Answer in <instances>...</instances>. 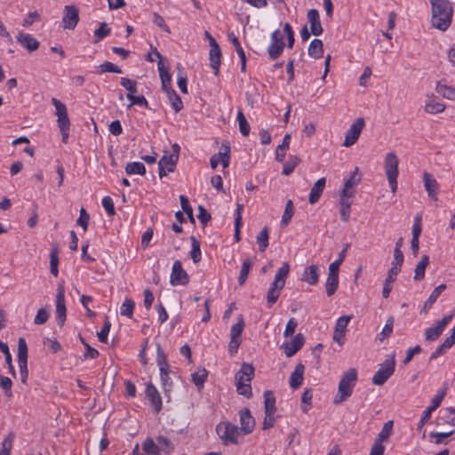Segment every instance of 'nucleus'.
<instances>
[{
    "label": "nucleus",
    "instance_id": "obj_1",
    "mask_svg": "<svg viewBox=\"0 0 455 455\" xmlns=\"http://www.w3.org/2000/svg\"><path fill=\"white\" fill-rule=\"evenodd\" d=\"M156 57L158 59L157 68L161 79L162 89L166 93L175 112H180L183 108V103L180 97L172 87V75L169 72V67L164 64V57L155 49Z\"/></svg>",
    "mask_w": 455,
    "mask_h": 455
},
{
    "label": "nucleus",
    "instance_id": "obj_2",
    "mask_svg": "<svg viewBox=\"0 0 455 455\" xmlns=\"http://www.w3.org/2000/svg\"><path fill=\"white\" fill-rule=\"evenodd\" d=\"M431 22L435 28L445 31L451 24L453 7L450 0H429Z\"/></svg>",
    "mask_w": 455,
    "mask_h": 455
},
{
    "label": "nucleus",
    "instance_id": "obj_3",
    "mask_svg": "<svg viewBox=\"0 0 455 455\" xmlns=\"http://www.w3.org/2000/svg\"><path fill=\"white\" fill-rule=\"evenodd\" d=\"M356 381L357 371L355 368H350L342 375L339 380L338 393L334 396L333 403L340 404L350 397Z\"/></svg>",
    "mask_w": 455,
    "mask_h": 455
},
{
    "label": "nucleus",
    "instance_id": "obj_4",
    "mask_svg": "<svg viewBox=\"0 0 455 455\" xmlns=\"http://www.w3.org/2000/svg\"><path fill=\"white\" fill-rule=\"evenodd\" d=\"M254 377V367L248 363H243L240 370L235 376L236 391L239 395L247 398L251 397L252 391L251 381Z\"/></svg>",
    "mask_w": 455,
    "mask_h": 455
},
{
    "label": "nucleus",
    "instance_id": "obj_5",
    "mask_svg": "<svg viewBox=\"0 0 455 455\" xmlns=\"http://www.w3.org/2000/svg\"><path fill=\"white\" fill-rule=\"evenodd\" d=\"M398 164L399 160L394 152L387 154L384 162V168L388 180L389 187L392 193H395L397 189V176H398Z\"/></svg>",
    "mask_w": 455,
    "mask_h": 455
},
{
    "label": "nucleus",
    "instance_id": "obj_6",
    "mask_svg": "<svg viewBox=\"0 0 455 455\" xmlns=\"http://www.w3.org/2000/svg\"><path fill=\"white\" fill-rule=\"evenodd\" d=\"M395 368V354H392L380 365L372 377V383L382 386L393 375Z\"/></svg>",
    "mask_w": 455,
    "mask_h": 455
},
{
    "label": "nucleus",
    "instance_id": "obj_7",
    "mask_svg": "<svg viewBox=\"0 0 455 455\" xmlns=\"http://www.w3.org/2000/svg\"><path fill=\"white\" fill-rule=\"evenodd\" d=\"M447 384L444 385L443 388H441L437 394L431 400L430 405L427 407V409L423 411V414L418 423L417 429L420 430L424 425L429 420L431 414L435 411L442 403L444 396L447 394Z\"/></svg>",
    "mask_w": 455,
    "mask_h": 455
},
{
    "label": "nucleus",
    "instance_id": "obj_8",
    "mask_svg": "<svg viewBox=\"0 0 455 455\" xmlns=\"http://www.w3.org/2000/svg\"><path fill=\"white\" fill-rule=\"evenodd\" d=\"M216 432L225 443H238L239 427L230 422H220L216 427Z\"/></svg>",
    "mask_w": 455,
    "mask_h": 455
},
{
    "label": "nucleus",
    "instance_id": "obj_9",
    "mask_svg": "<svg viewBox=\"0 0 455 455\" xmlns=\"http://www.w3.org/2000/svg\"><path fill=\"white\" fill-rule=\"evenodd\" d=\"M364 125L365 122L363 117H358L355 119L350 128L347 131L345 134V140L342 146L346 148L353 146L359 139Z\"/></svg>",
    "mask_w": 455,
    "mask_h": 455
},
{
    "label": "nucleus",
    "instance_id": "obj_10",
    "mask_svg": "<svg viewBox=\"0 0 455 455\" xmlns=\"http://www.w3.org/2000/svg\"><path fill=\"white\" fill-rule=\"evenodd\" d=\"M62 27L64 29L73 30L79 22V9L74 4L66 5L63 11Z\"/></svg>",
    "mask_w": 455,
    "mask_h": 455
},
{
    "label": "nucleus",
    "instance_id": "obj_11",
    "mask_svg": "<svg viewBox=\"0 0 455 455\" xmlns=\"http://www.w3.org/2000/svg\"><path fill=\"white\" fill-rule=\"evenodd\" d=\"M453 315H448L443 316L442 319L438 320L435 326L429 327L425 331V339L427 341H435L436 340L443 330L447 326V324L451 322Z\"/></svg>",
    "mask_w": 455,
    "mask_h": 455
},
{
    "label": "nucleus",
    "instance_id": "obj_12",
    "mask_svg": "<svg viewBox=\"0 0 455 455\" xmlns=\"http://www.w3.org/2000/svg\"><path fill=\"white\" fill-rule=\"evenodd\" d=\"M170 283L172 285H187L189 283V275L183 269L180 260H175L172 265Z\"/></svg>",
    "mask_w": 455,
    "mask_h": 455
},
{
    "label": "nucleus",
    "instance_id": "obj_13",
    "mask_svg": "<svg viewBox=\"0 0 455 455\" xmlns=\"http://www.w3.org/2000/svg\"><path fill=\"white\" fill-rule=\"evenodd\" d=\"M52 103L56 108V115L58 116L57 123L60 130L69 129L70 128V121L68 116V110L61 101L59 100L52 98Z\"/></svg>",
    "mask_w": 455,
    "mask_h": 455
},
{
    "label": "nucleus",
    "instance_id": "obj_14",
    "mask_svg": "<svg viewBox=\"0 0 455 455\" xmlns=\"http://www.w3.org/2000/svg\"><path fill=\"white\" fill-rule=\"evenodd\" d=\"M56 318L60 326L66 321V305H65V289L63 285H59L56 295Z\"/></svg>",
    "mask_w": 455,
    "mask_h": 455
},
{
    "label": "nucleus",
    "instance_id": "obj_15",
    "mask_svg": "<svg viewBox=\"0 0 455 455\" xmlns=\"http://www.w3.org/2000/svg\"><path fill=\"white\" fill-rule=\"evenodd\" d=\"M241 431L244 435L251 434L255 427V419L251 416L248 408H243L239 411Z\"/></svg>",
    "mask_w": 455,
    "mask_h": 455
},
{
    "label": "nucleus",
    "instance_id": "obj_16",
    "mask_svg": "<svg viewBox=\"0 0 455 455\" xmlns=\"http://www.w3.org/2000/svg\"><path fill=\"white\" fill-rule=\"evenodd\" d=\"M351 318L352 315H342L337 320L333 333V340L338 342L339 345L343 344L346 329Z\"/></svg>",
    "mask_w": 455,
    "mask_h": 455
},
{
    "label": "nucleus",
    "instance_id": "obj_17",
    "mask_svg": "<svg viewBox=\"0 0 455 455\" xmlns=\"http://www.w3.org/2000/svg\"><path fill=\"white\" fill-rule=\"evenodd\" d=\"M212 47L209 52L210 65L213 68L215 76H218L220 72L221 50L215 39H212Z\"/></svg>",
    "mask_w": 455,
    "mask_h": 455
},
{
    "label": "nucleus",
    "instance_id": "obj_18",
    "mask_svg": "<svg viewBox=\"0 0 455 455\" xmlns=\"http://www.w3.org/2000/svg\"><path fill=\"white\" fill-rule=\"evenodd\" d=\"M146 395L151 406L154 408V411L156 413L159 412L162 409V399L157 389L151 382L148 383L146 386Z\"/></svg>",
    "mask_w": 455,
    "mask_h": 455
},
{
    "label": "nucleus",
    "instance_id": "obj_19",
    "mask_svg": "<svg viewBox=\"0 0 455 455\" xmlns=\"http://www.w3.org/2000/svg\"><path fill=\"white\" fill-rule=\"evenodd\" d=\"M361 180V176L358 174V168L356 167L355 171L351 173L350 177L345 180L344 188L341 191L342 197H352L354 196V191L351 190L352 188L356 186Z\"/></svg>",
    "mask_w": 455,
    "mask_h": 455
},
{
    "label": "nucleus",
    "instance_id": "obj_20",
    "mask_svg": "<svg viewBox=\"0 0 455 455\" xmlns=\"http://www.w3.org/2000/svg\"><path fill=\"white\" fill-rule=\"evenodd\" d=\"M307 20L310 24L311 33L314 36H320L323 29L320 22L319 12L316 9H310L307 13Z\"/></svg>",
    "mask_w": 455,
    "mask_h": 455
},
{
    "label": "nucleus",
    "instance_id": "obj_21",
    "mask_svg": "<svg viewBox=\"0 0 455 455\" xmlns=\"http://www.w3.org/2000/svg\"><path fill=\"white\" fill-rule=\"evenodd\" d=\"M424 187L429 198L437 200L436 192L438 189V183L436 180L427 172L423 173Z\"/></svg>",
    "mask_w": 455,
    "mask_h": 455
},
{
    "label": "nucleus",
    "instance_id": "obj_22",
    "mask_svg": "<svg viewBox=\"0 0 455 455\" xmlns=\"http://www.w3.org/2000/svg\"><path fill=\"white\" fill-rule=\"evenodd\" d=\"M447 286L444 283L439 284L436 286L432 292L430 293L427 299L424 302V305L420 310V314H427L428 310L433 307L435 303L441 293L446 290Z\"/></svg>",
    "mask_w": 455,
    "mask_h": 455
},
{
    "label": "nucleus",
    "instance_id": "obj_23",
    "mask_svg": "<svg viewBox=\"0 0 455 455\" xmlns=\"http://www.w3.org/2000/svg\"><path fill=\"white\" fill-rule=\"evenodd\" d=\"M304 337L298 333L290 343L284 344V354L287 357L294 355L303 346Z\"/></svg>",
    "mask_w": 455,
    "mask_h": 455
},
{
    "label": "nucleus",
    "instance_id": "obj_24",
    "mask_svg": "<svg viewBox=\"0 0 455 455\" xmlns=\"http://www.w3.org/2000/svg\"><path fill=\"white\" fill-rule=\"evenodd\" d=\"M17 41L25 47L28 52H35L39 48V42L30 34L20 32Z\"/></svg>",
    "mask_w": 455,
    "mask_h": 455
},
{
    "label": "nucleus",
    "instance_id": "obj_25",
    "mask_svg": "<svg viewBox=\"0 0 455 455\" xmlns=\"http://www.w3.org/2000/svg\"><path fill=\"white\" fill-rule=\"evenodd\" d=\"M301 280L310 285H315L319 281V267L316 264L310 265L306 267Z\"/></svg>",
    "mask_w": 455,
    "mask_h": 455
},
{
    "label": "nucleus",
    "instance_id": "obj_26",
    "mask_svg": "<svg viewBox=\"0 0 455 455\" xmlns=\"http://www.w3.org/2000/svg\"><path fill=\"white\" fill-rule=\"evenodd\" d=\"M305 366L302 363H298L294 371L291 372L289 379L290 387L292 389H297L300 387L304 379Z\"/></svg>",
    "mask_w": 455,
    "mask_h": 455
},
{
    "label": "nucleus",
    "instance_id": "obj_27",
    "mask_svg": "<svg viewBox=\"0 0 455 455\" xmlns=\"http://www.w3.org/2000/svg\"><path fill=\"white\" fill-rule=\"evenodd\" d=\"M326 184L325 178H320L316 180V182L314 184L313 188H311L308 202L310 204H315L320 198Z\"/></svg>",
    "mask_w": 455,
    "mask_h": 455
},
{
    "label": "nucleus",
    "instance_id": "obj_28",
    "mask_svg": "<svg viewBox=\"0 0 455 455\" xmlns=\"http://www.w3.org/2000/svg\"><path fill=\"white\" fill-rule=\"evenodd\" d=\"M339 286V273L329 271L326 283H325V288H326V294L328 297L332 296Z\"/></svg>",
    "mask_w": 455,
    "mask_h": 455
},
{
    "label": "nucleus",
    "instance_id": "obj_29",
    "mask_svg": "<svg viewBox=\"0 0 455 455\" xmlns=\"http://www.w3.org/2000/svg\"><path fill=\"white\" fill-rule=\"evenodd\" d=\"M275 397L271 390H266L264 392V412L267 415H275Z\"/></svg>",
    "mask_w": 455,
    "mask_h": 455
},
{
    "label": "nucleus",
    "instance_id": "obj_30",
    "mask_svg": "<svg viewBox=\"0 0 455 455\" xmlns=\"http://www.w3.org/2000/svg\"><path fill=\"white\" fill-rule=\"evenodd\" d=\"M179 155H167L165 154L158 162V166H163L168 172H172L175 170Z\"/></svg>",
    "mask_w": 455,
    "mask_h": 455
},
{
    "label": "nucleus",
    "instance_id": "obj_31",
    "mask_svg": "<svg viewBox=\"0 0 455 455\" xmlns=\"http://www.w3.org/2000/svg\"><path fill=\"white\" fill-rule=\"evenodd\" d=\"M308 55L315 59H320L323 54V44L320 39H313L308 45Z\"/></svg>",
    "mask_w": 455,
    "mask_h": 455
},
{
    "label": "nucleus",
    "instance_id": "obj_32",
    "mask_svg": "<svg viewBox=\"0 0 455 455\" xmlns=\"http://www.w3.org/2000/svg\"><path fill=\"white\" fill-rule=\"evenodd\" d=\"M429 264V257L423 255L415 267L414 280L421 281L425 277V270Z\"/></svg>",
    "mask_w": 455,
    "mask_h": 455
},
{
    "label": "nucleus",
    "instance_id": "obj_33",
    "mask_svg": "<svg viewBox=\"0 0 455 455\" xmlns=\"http://www.w3.org/2000/svg\"><path fill=\"white\" fill-rule=\"evenodd\" d=\"M290 140H291V135L285 134L283 141L280 145L276 148L275 152V160L279 163H283L285 157V152L287 149H289L290 146Z\"/></svg>",
    "mask_w": 455,
    "mask_h": 455
},
{
    "label": "nucleus",
    "instance_id": "obj_34",
    "mask_svg": "<svg viewBox=\"0 0 455 455\" xmlns=\"http://www.w3.org/2000/svg\"><path fill=\"white\" fill-rule=\"evenodd\" d=\"M435 90L443 98L447 100H455V88L443 84L442 81L436 84Z\"/></svg>",
    "mask_w": 455,
    "mask_h": 455
},
{
    "label": "nucleus",
    "instance_id": "obj_35",
    "mask_svg": "<svg viewBox=\"0 0 455 455\" xmlns=\"http://www.w3.org/2000/svg\"><path fill=\"white\" fill-rule=\"evenodd\" d=\"M393 430V420H388L384 423L381 431L379 433L374 443L382 444L383 442L388 440Z\"/></svg>",
    "mask_w": 455,
    "mask_h": 455
},
{
    "label": "nucleus",
    "instance_id": "obj_36",
    "mask_svg": "<svg viewBox=\"0 0 455 455\" xmlns=\"http://www.w3.org/2000/svg\"><path fill=\"white\" fill-rule=\"evenodd\" d=\"M300 162L301 160L299 156H290L286 163L283 164L282 173L285 176L290 175Z\"/></svg>",
    "mask_w": 455,
    "mask_h": 455
},
{
    "label": "nucleus",
    "instance_id": "obj_37",
    "mask_svg": "<svg viewBox=\"0 0 455 455\" xmlns=\"http://www.w3.org/2000/svg\"><path fill=\"white\" fill-rule=\"evenodd\" d=\"M125 172L128 175H132V174L145 175L146 167L140 162H131L125 165Z\"/></svg>",
    "mask_w": 455,
    "mask_h": 455
},
{
    "label": "nucleus",
    "instance_id": "obj_38",
    "mask_svg": "<svg viewBox=\"0 0 455 455\" xmlns=\"http://www.w3.org/2000/svg\"><path fill=\"white\" fill-rule=\"evenodd\" d=\"M284 46V42H279L276 44L271 43L267 47V54L269 58L273 60L278 59L282 55Z\"/></svg>",
    "mask_w": 455,
    "mask_h": 455
},
{
    "label": "nucleus",
    "instance_id": "obj_39",
    "mask_svg": "<svg viewBox=\"0 0 455 455\" xmlns=\"http://www.w3.org/2000/svg\"><path fill=\"white\" fill-rule=\"evenodd\" d=\"M394 323V316H389L387 319L382 331L377 335V339L383 341L385 339L388 338L393 332Z\"/></svg>",
    "mask_w": 455,
    "mask_h": 455
},
{
    "label": "nucleus",
    "instance_id": "obj_40",
    "mask_svg": "<svg viewBox=\"0 0 455 455\" xmlns=\"http://www.w3.org/2000/svg\"><path fill=\"white\" fill-rule=\"evenodd\" d=\"M259 250L264 252L268 246V228L264 227L256 237Z\"/></svg>",
    "mask_w": 455,
    "mask_h": 455
},
{
    "label": "nucleus",
    "instance_id": "obj_41",
    "mask_svg": "<svg viewBox=\"0 0 455 455\" xmlns=\"http://www.w3.org/2000/svg\"><path fill=\"white\" fill-rule=\"evenodd\" d=\"M176 68L178 70L177 84L178 87L182 93H188L187 87V76L180 63H177Z\"/></svg>",
    "mask_w": 455,
    "mask_h": 455
},
{
    "label": "nucleus",
    "instance_id": "obj_42",
    "mask_svg": "<svg viewBox=\"0 0 455 455\" xmlns=\"http://www.w3.org/2000/svg\"><path fill=\"white\" fill-rule=\"evenodd\" d=\"M0 351H2L5 356V363L7 364L8 366V369H9V372L12 375V376H16V372H15V369L12 365V355L9 351V347L6 343H4L3 341L0 340Z\"/></svg>",
    "mask_w": 455,
    "mask_h": 455
},
{
    "label": "nucleus",
    "instance_id": "obj_43",
    "mask_svg": "<svg viewBox=\"0 0 455 455\" xmlns=\"http://www.w3.org/2000/svg\"><path fill=\"white\" fill-rule=\"evenodd\" d=\"M222 147L224 148V152L214 154L212 157H215L219 164L221 163L223 168H227L230 159V147L228 145H222Z\"/></svg>",
    "mask_w": 455,
    "mask_h": 455
},
{
    "label": "nucleus",
    "instance_id": "obj_44",
    "mask_svg": "<svg viewBox=\"0 0 455 455\" xmlns=\"http://www.w3.org/2000/svg\"><path fill=\"white\" fill-rule=\"evenodd\" d=\"M445 105L441 102H435L434 100H428L425 105V111L429 114H439L445 110Z\"/></svg>",
    "mask_w": 455,
    "mask_h": 455
},
{
    "label": "nucleus",
    "instance_id": "obj_45",
    "mask_svg": "<svg viewBox=\"0 0 455 455\" xmlns=\"http://www.w3.org/2000/svg\"><path fill=\"white\" fill-rule=\"evenodd\" d=\"M252 266H253V262L251 261V259H246L245 260H243V262L242 264L240 275L238 276L239 285H243L245 283V281L248 277V274H249L250 270L251 269Z\"/></svg>",
    "mask_w": 455,
    "mask_h": 455
},
{
    "label": "nucleus",
    "instance_id": "obj_46",
    "mask_svg": "<svg viewBox=\"0 0 455 455\" xmlns=\"http://www.w3.org/2000/svg\"><path fill=\"white\" fill-rule=\"evenodd\" d=\"M192 249L190 251V256L194 263H198L201 260V249H200V242L192 235L190 237Z\"/></svg>",
    "mask_w": 455,
    "mask_h": 455
},
{
    "label": "nucleus",
    "instance_id": "obj_47",
    "mask_svg": "<svg viewBox=\"0 0 455 455\" xmlns=\"http://www.w3.org/2000/svg\"><path fill=\"white\" fill-rule=\"evenodd\" d=\"M348 248H349V243H346L344 245L343 249L341 250V251L339 253L338 259L329 265V271H333V272L339 273V266L344 261Z\"/></svg>",
    "mask_w": 455,
    "mask_h": 455
},
{
    "label": "nucleus",
    "instance_id": "obj_48",
    "mask_svg": "<svg viewBox=\"0 0 455 455\" xmlns=\"http://www.w3.org/2000/svg\"><path fill=\"white\" fill-rule=\"evenodd\" d=\"M236 119L239 124V131L241 134L244 137L248 136L251 127L242 110H238Z\"/></svg>",
    "mask_w": 455,
    "mask_h": 455
},
{
    "label": "nucleus",
    "instance_id": "obj_49",
    "mask_svg": "<svg viewBox=\"0 0 455 455\" xmlns=\"http://www.w3.org/2000/svg\"><path fill=\"white\" fill-rule=\"evenodd\" d=\"M207 377L208 371L204 368H202L192 374V381L198 388H201L204 387Z\"/></svg>",
    "mask_w": 455,
    "mask_h": 455
},
{
    "label": "nucleus",
    "instance_id": "obj_50",
    "mask_svg": "<svg viewBox=\"0 0 455 455\" xmlns=\"http://www.w3.org/2000/svg\"><path fill=\"white\" fill-rule=\"evenodd\" d=\"M294 214V207L291 200H288L285 204L284 212L282 216L281 224L283 226H287Z\"/></svg>",
    "mask_w": 455,
    "mask_h": 455
},
{
    "label": "nucleus",
    "instance_id": "obj_51",
    "mask_svg": "<svg viewBox=\"0 0 455 455\" xmlns=\"http://www.w3.org/2000/svg\"><path fill=\"white\" fill-rule=\"evenodd\" d=\"M349 197H342L340 200V218L344 222H347L350 217L351 202Z\"/></svg>",
    "mask_w": 455,
    "mask_h": 455
},
{
    "label": "nucleus",
    "instance_id": "obj_52",
    "mask_svg": "<svg viewBox=\"0 0 455 455\" xmlns=\"http://www.w3.org/2000/svg\"><path fill=\"white\" fill-rule=\"evenodd\" d=\"M142 449L148 455H159L160 448L155 443L152 438H147L142 443Z\"/></svg>",
    "mask_w": 455,
    "mask_h": 455
},
{
    "label": "nucleus",
    "instance_id": "obj_53",
    "mask_svg": "<svg viewBox=\"0 0 455 455\" xmlns=\"http://www.w3.org/2000/svg\"><path fill=\"white\" fill-rule=\"evenodd\" d=\"M156 363L160 370L169 369L170 365L167 362L166 355L160 345V343H156Z\"/></svg>",
    "mask_w": 455,
    "mask_h": 455
},
{
    "label": "nucleus",
    "instance_id": "obj_54",
    "mask_svg": "<svg viewBox=\"0 0 455 455\" xmlns=\"http://www.w3.org/2000/svg\"><path fill=\"white\" fill-rule=\"evenodd\" d=\"M14 438L15 434L13 432H10L2 443L0 455H10Z\"/></svg>",
    "mask_w": 455,
    "mask_h": 455
},
{
    "label": "nucleus",
    "instance_id": "obj_55",
    "mask_svg": "<svg viewBox=\"0 0 455 455\" xmlns=\"http://www.w3.org/2000/svg\"><path fill=\"white\" fill-rule=\"evenodd\" d=\"M135 303L131 299H126L121 306L120 314L128 318H132L133 315Z\"/></svg>",
    "mask_w": 455,
    "mask_h": 455
},
{
    "label": "nucleus",
    "instance_id": "obj_56",
    "mask_svg": "<svg viewBox=\"0 0 455 455\" xmlns=\"http://www.w3.org/2000/svg\"><path fill=\"white\" fill-rule=\"evenodd\" d=\"M313 393L310 389H306L301 396V410L304 413H307L312 405Z\"/></svg>",
    "mask_w": 455,
    "mask_h": 455
},
{
    "label": "nucleus",
    "instance_id": "obj_57",
    "mask_svg": "<svg viewBox=\"0 0 455 455\" xmlns=\"http://www.w3.org/2000/svg\"><path fill=\"white\" fill-rule=\"evenodd\" d=\"M169 374H170V368L160 370V379H161L162 387L164 388V392L170 391L172 387V382L169 377Z\"/></svg>",
    "mask_w": 455,
    "mask_h": 455
},
{
    "label": "nucleus",
    "instance_id": "obj_58",
    "mask_svg": "<svg viewBox=\"0 0 455 455\" xmlns=\"http://www.w3.org/2000/svg\"><path fill=\"white\" fill-rule=\"evenodd\" d=\"M126 98L131 101V103L128 105V108H131L133 105H140L149 108L148 102L143 95L135 96L132 95L131 93H127Z\"/></svg>",
    "mask_w": 455,
    "mask_h": 455
},
{
    "label": "nucleus",
    "instance_id": "obj_59",
    "mask_svg": "<svg viewBox=\"0 0 455 455\" xmlns=\"http://www.w3.org/2000/svg\"><path fill=\"white\" fill-rule=\"evenodd\" d=\"M18 361H28V345L23 337L18 339Z\"/></svg>",
    "mask_w": 455,
    "mask_h": 455
},
{
    "label": "nucleus",
    "instance_id": "obj_60",
    "mask_svg": "<svg viewBox=\"0 0 455 455\" xmlns=\"http://www.w3.org/2000/svg\"><path fill=\"white\" fill-rule=\"evenodd\" d=\"M180 202L181 208L184 211V212L188 215L189 221L191 223H195L193 209L189 204L188 197L183 195L180 196Z\"/></svg>",
    "mask_w": 455,
    "mask_h": 455
},
{
    "label": "nucleus",
    "instance_id": "obj_61",
    "mask_svg": "<svg viewBox=\"0 0 455 455\" xmlns=\"http://www.w3.org/2000/svg\"><path fill=\"white\" fill-rule=\"evenodd\" d=\"M111 32V29L108 27L106 22H101L100 27L94 31V36L96 39L94 43H98L104 37L108 36Z\"/></svg>",
    "mask_w": 455,
    "mask_h": 455
},
{
    "label": "nucleus",
    "instance_id": "obj_62",
    "mask_svg": "<svg viewBox=\"0 0 455 455\" xmlns=\"http://www.w3.org/2000/svg\"><path fill=\"white\" fill-rule=\"evenodd\" d=\"M243 328H244V322H243L242 315H240L237 323L233 324L231 327L230 337L241 339V335L243 331Z\"/></svg>",
    "mask_w": 455,
    "mask_h": 455
},
{
    "label": "nucleus",
    "instance_id": "obj_63",
    "mask_svg": "<svg viewBox=\"0 0 455 455\" xmlns=\"http://www.w3.org/2000/svg\"><path fill=\"white\" fill-rule=\"evenodd\" d=\"M290 272V265L288 262H283L282 267L277 271L275 279L276 282H281L283 284H285V280Z\"/></svg>",
    "mask_w": 455,
    "mask_h": 455
},
{
    "label": "nucleus",
    "instance_id": "obj_64",
    "mask_svg": "<svg viewBox=\"0 0 455 455\" xmlns=\"http://www.w3.org/2000/svg\"><path fill=\"white\" fill-rule=\"evenodd\" d=\"M120 84L123 87H124L128 91V93L134 95V93L137 92V82L135 80H132V79L126 78V77H122Z\"/></svg>",
    "mask_w": 455,
    "mask_h": 455
}]
</instances>
